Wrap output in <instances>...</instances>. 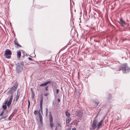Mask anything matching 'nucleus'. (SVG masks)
<instances>
[{"instance_id": "nucleus-23", "label": "nucleus", "mask_w": 130, "mask_h": 130, "mask_svg": "<svg viewBox=\"0 0 130 130\" xmlns=\"http://www.w3.org/2000/svg\"><path fill=\"white\" fill-rule=\"evenodd\" d=\"M34 96H35L34 94V93L31 94V99H33L34 98Z\"/></svg>"}, {"instance_id": "nucleus-14", "label": "nucleus", "mask_w": 130, "mask_h": 130, "mask_svg": "<svg viewBox=\"0 0 130 130\" xmlns=\"http://www.w3.org/2000/svg\"><path fill=\"white\" fill-rule=\"evenodd\" d=\"M66 124H69L71 120V118L70 117H68L66 119Z\"/></svg>"}, {"instance_id": "nucleus-1", "label": "nucleus", "mask_w": 130, "mask_h": 130, "mask_svg": "<svg viewBox=\"0 0 130 130\" xmlns=\"http://www.w3.org/2000/svg\"><path fill=\"white\" fill-rule=\"evenodd\" d=\"M14 83L13 87L11 88L7 92L8 94H11L8 101V100H5V104H7L8 107H9L12 102L13 98L12 94L16 90L18 86V83L17 81L15 82Z\"/></svg>"}, {"instance_id": "nucleus-17", "label": "nucleus", "mask_w": 130, "mask_h": 130, "mask_svg": "<svg viewBox=\"0 0 130 130\" xmlns=\"http://www.w3.org/2000/svg\"><path fill=\"white\" fill-rule=\"evenodd\" d=\"M99 103V102L98 101H93V104L94 106L96 107L98 106Z\"/></svg>"}, {"instance_id": "nucleus-18", "label": "nucleus", "mask_w": 130, "mask_h": 130, "mask_svg": "<svg viewBox=\"0 0 130 130\" xmlns=\"http://www.w3.org/2000/svg\"><path fill=\"white\" fill-rule=\"evenodd\" d=\"M65 115L66 117H70V114L69 112H68V111H66Z\"/></svg>"}, {"instance_id": "nucleus-4", "label": "nucleus", "mask_w": 130, "mask_h": 130, "mask_svg": "<svg viewBox=\"0 0 130 130\" xmlns=\"http://www.w3.org/2000/svg\"><path fill=\"white\" fill-rule=\"evenodd\" d=\"M12 54L11 51L9 49H7L6 50L4 55L6 58L9 59L11 58Z\"/></svg>"}, {"instance_id": "nucleus-2", "label": "nucleus", "mask_w": 130, "mask_h": 130, "mask_svg": "<svg viewBox=\"0 0 130 130\" xmlns=\"http://www.w3.org/2000/svg\"><path fill=\"white\" fill-rule=\"evenodd\" d=\"M119 71L122 70L124 73L129 72L130 71V68L128 66L127 63L120 66L118 68Z\"/></svg>"}, {"instance_id": "nucleus-27", "label": "nucleus", "mask_w": 130, "mask_h": 130, "mask_svg": "<svg viewBox=\"0 0 130 130\" xmlns=\"http://www.w3.org/2000/svg\"><path fill=\"white\" fill-rule=\"evenodd\" d=\"M38 111L37 110H35L34 112V114L35 115H37L38 114Z\"/></svg>"}, {"instance_id": "nucleus-26", "label": "nucleus", "mask_w": 130, "mask_h": 130, "mask_svg": "<svg viewBox=\"0 0 130 130\" xmlns=\"http://www.w3.org/2000/svg\"><path fill=\"white\" fill-rule=\"evenodd\" d=\"M4 114V111H3L0 114V116L1 117Z\"/></svg>"}, {"instance_id": "nucleus-40", "label": "nucleus", "mask_w": 130, "mask_h": 130, "mask_svg": "<svg viewBox=\"0 0 130 130\" xmlns=\"http://www.w3.org/2000/svg\"><path fill=\"white\" fill-rule=\"evenodd\" d=\"M51 52H50V51H49V53H51Z\"/></svg>"}, {"instance_id": "nucleus-10", "label": "nucleus", "mask_w": 130, "mask_h": 130, "mask_svg": "<svg viewBox=\"0 0 130 130\" xmlns=\"http://www.w3.org/2000/svg\"><path fill=\"white\" fill-rule=\"evenodd\" d=\"M20 90H18L17 91V94L16 95V101L17 102L18 101V100L19 99L20 96Z\"/></svg>"}, {"instance_id": "nucleus-12", "label": "nucleus", "mask_w": 130, "mask_h": 130, "mask_svg": "<svg viewBox=\"0 0 130 130\" xmlns=\"http://www.w3.org/2000/svg\"><path fill=\"white\" fill-rule=\"evenodd\" d=\"M51 83V81H49L46 82L45 83H42L40 85V86L41 87H43L46 86L48 84L50 83Z\"/></svg>"}, {"instance_id": "nucleus-11", "label": "nucleus", "mask_w": 130, "mask_h": 130, "mask_svg": "<svg viewBox=\"0 0 130 130\" xmlns=\"http://www.w3.org/2000/svg\"><path fill=\"white\" fill-rule=\"evenodd\" d=\"M103 121V119L101 120L98 124L97 125V128L98 129L100 128L102 126Z\"/></svg>"}, {"instance_id": "nucleus-13", "label": "nucleus", "mask_w": 130, "mask_h": 130, "mask_svg": "<svg viewBox=\"0 0 130 130\" xmlns=\"http://www.w3.org/2000/svg\"><path fill=\"white\" fill-rule=\"evenodd\" d=\"M14 44L17 45V47H21V46L19 44L18 42L17 39H16L14 41Z\"/></svg>"}, {"instance_id": "nucleus-32", "label": "nucleus", "mask_w": 130, "mask_h": 130, "mask_svg": "<svg viewBox=\"0 0 130 130\" xmlns=\"http://www.w3.org/2000/svg\"><path fill=\"white\" fill-rule=\"evenodd\" d=\"M8 117L7 115L5 116H4L2 118L3 119H5Z\"/></svg>"}, {"instance_id": "nucleus-35", "label": "nucleus", "mask_w": 130, "mask_h": 130, "mask_svg": "<svg viewBox=\"0 0 130 130\" xmlns=\"http://www.w3.org/2000/svg\"><path fill=\"white\" fill-rule=\"evenodd\" d=\"M58 102H60V99H58Z\"/></svg>"}, {"instance_id": "nucleus-28", "label": "nucleus", "mask_w": 130, "mask_h": 130, "mask_svg": "<svg viewBox=\"0 0 130 130\" xmlns=\"http://www.w3.org/2000/svg\"><path fill=\"white\" fill-rule=\"evenodd\" d=\"M28 108L30 106V102L29 100H28Z\"/></svg>"}, {"instance_id": "nucleus-22", "label": "nucleus", "mask_w": 130, "mask_h": 130, "mask_svg": "<svg viewBox=\"0 0 130 130\" xmlns=\"http://www.w3.org/2000/svg\"><path fill=\"white\" fill-rule=\"evenodd\" d=\"M108 100H109L111 97V94H108Z\"/></svg>"}, {"instance_id": "nucleus-3", "label": "nucleus", "mask_w": 130, "mask_h": 130, "mask_svg": "<svg viewBox=\"0 0 130 130\" xmlns=\"http://www.w3.org/2000/svg\"><path fill=\"white\" fill-rule=\"evenodd\" d=\"M24 65V62L23 61L20 62L16 64V70L17 73H21L23 70Z\"/></svg>"}, {"instance_id": "nucleus-39", "label": "nucleus", "mask_w": 130, "mask_h": 130, "mask_svg": "<svg viewBox=\"0 0 130 130\" xmlns=\"http://www.w3.org/2000/svg\"><path fill=\"white\" fill-rule=\"evenodd\" d=\"M29 30H32L30 28H29Z\"/></svg>"}, {"instance_id": "nucleus-6", "label": "nucleus", "mask_w": 130, "mask_h": 130, "mask_svg": "<svg viewBox=\"0 0 130 130\" xmlns=\"http://www.w3.org/2000/svg\"><path fill=\"white\" fill-rule=\"evenodd\" d=\"M83 115V112L81 110H77L75 113V115L79 117H81Z\"/></svg>"}, {"instance_id": "nucleus-37", "label": "nucleus", "mask_w": 130, "mask_h": 130, "mask_svg": "<svg viewBox=\"0 0 130 130\" xmlns=\"http://www.w3.org/2000/svg\"><path fill=\"white\" fill-rule=\"evenodd\" d=\"M72 130H76V129L75 128H74Z\"/></svg>"}, {"instance_id": "nucleus-9", "label": "nucleus", "mask_w": 130, "mask_h": 130, "mask_svg": "<svg viewBox=\"0 0 130 130\" xmlns=\"http://www.w3.org/2000/svg\"><path fill=\"white\" fill-rule=\"evenodd\" d=\"M38 114L39 115V120L41 124L42 125L43 124V118L41 115V114L40 111H39Z\"/></svg>"}, {"instance_id": "nucleus-41", "label": "nucleus", "mask_w": 130, "mask_h": 130, "mask_svg": "<svg viewBox=\"0 0 130 130\" xmlns=\"http://www.w3.org/2000/svg\"><path fill=\"white\" fill-rule=\"evenodd\" d=\"M67 130H70V129H67Z\"/></svg>"}, {"instance_id": "nucleus-24", "label": "nucleus", "mask_w": 130, "mask_h": 130, "mask_svg": "<svg viewBox=\"0 0 130 130\" xmlns=\"http://www.w3.org/2000/svg\"><path fill=\"white\" fill-rule=\"evenodd\" d=\"M45 110H46V115H47L48 114V108L47 107L46 108Z\"/></svg>"}, {"instance_id": "nucleus-34", "label": "nucleus", "mask_w": 130, "mask_h": 130, "mask_svg": "<svg viewBox=\"0 0 130 130\" xmlns=\"http://www.w3.org/2000/svg\"><path fill=\"white\" fill-rule=\"evenodd\" d=\"M28 59H29V60H30V61H33L32 59V58H31L28 57Z\"/></svg>"}, {"instance_id": "nucleus-38", "label": "nucleus", "mask_w": 130, "mask_h": 130, "mask_svg": "<svg viewBox=\"0 0 130 130\" xmlns=\"http://www.w3.org/2000/svg\"><path fill=\"white\" fill-rule=\"evenodd\" d=\"M57 127H56L55 130H57Z\"/></svg>"}, {"instance_id": "nucleus-20", "label": "nucleus", "mask_w": 130, "mask_h": 130, "mask_svg": "<svg viewBox=\"0 0 130 130\" xmlns=\"http://www.w3.org/2000/svg\"><path fill=\"white\" fill-rule=\"evenodd\" d=\"M40 111L42 113H43V107L42 105H40Z\"/></svg>"}, {"instance_id": "nucleus-7", "label": "nucleus", "mask_w": 130, "mask_h": 130, "mask_svg": "<svg viewBox=\"0 0 130 130\" xmlns=\"http://www.w3.org/2000/svg\"><path fill=\"white\" fill-rule=\"evenodd\" d=\"M119 23L122 27H127L128 26L127 24L121 19H120Z\"/></svg>"}, {"instance_id": "nucleus-16", "label": "nucleus", "mask_w": 130, "mask_h": 130, "mask_svg": "<svg viewBox=\"0 0 130 130\" xmlns=\"http://www.w3.org/2000/svg\"><path fill=\"white\" fill-rule=\"evenodd\" d=\"M40 99V105H42L43 98L42 95H41Z\"/></svg>"}, {"instance_id": "nucleus-30", "label": "nucleus", "mask_w": 130, "mask_h": 130, "mask_svg": "<svg viewBox=\"0 0 130 130\" xmlns=\"http://www.w3.org/2000/svg\"><path fill=\"white\" fill-rule=\"evenodd\" d=\"M49 94L48 93H46L44 94V96H47L49 95Z\"/></svg>"}, {"instance_id": "nucleus-19", "label": "nucleus", "mask_w": 130, "mask_h": 130, "mask_svg": "<svg viewBox=\"0 0 130 130\" xmlns=\"http://www.w3.org/2000/svg\"><path fill=\"white\" fill-rule=\"evenodd\" d=\"M13 115H11L10 116L8 117V119L9 120H10L11 118L13 117Z\"/></svg>"}, {"instance_id": "nucleus-29", "label": "nucleus", "mask_w": 130, "mask_h": 130, "mask_svg": "<svg viewBox=\"0 0 130 130\" xmlns=\"http://www.w3.org/2000/svg\"><path fill=\"white\" fill-rule=\"evenodd\" d=\"M48 86H47L45 88V90L46 91H47L48 90Z\"/></svg>"}, {"instance_id": "nucleus-36", "label": "nucleus", "mask_w": 130, "mask_h": 130, "mask_svg": "<svg viewBox=\"0 0 130 130\" xmlns=\"http://www.w3.org/2000/svg\"><path fill=\"white\" fill-rule=\"evenodd\" d=\"M94 41H95V42H100L99 41H97V40H94Z\"/></svg>"}, {"instance_id": "nucleus-15", "label": "nucleus", "mask_w": 130, "mask_h": 130, "mask_svg": "<svg viewBox=\"0 0 130 130\" xmlns=\"http://www.w3.org/2000/svg\"><path fill=\"white\" fill-rule=\"evenodd\" d=\"M17 56L18 58L19 59L21 56V52L20 51L17 52Z\"/></svg>"}, {"instance_id": "nucleus-8", "label": "nucleus", "mask_w": 130, "mask_h": 130, "mask_svg": "<svg viewBox=\"0 0 130 130\" xmlns=\"http://www.w3.org/2000/svg\"><path fill=\"white\" fill-rule=\"evenodd\" d=\"M97 121L95 119L94 120L93 122L92 125V128L93 129H95L96 127V124Z\"/></svg>"}, {"instance_id": "nucleus-33", "label": "nucleus", "mask_w": 130, "mask_h": 130, "mask_svg": "<svg viewBox=\"0 0 130 130\" xmlns=\"http://www.w3.org/2000/svg\"><path fill=\"white\" fill-rule=\"evenodd\" d=\"M31 94L34 93V92L33 91L32 88H31Z\"/></svg>"}, {"instance_id": "nucleus-31", "label": "nucleus", "mask_w": 130, "mask_h": 130, "mask_svg": "<svg viewBox=\"0 0 130 130\" xmlns=\"http://www.w3.org/2000/svg\"><path fill=\"white\" fill-rule=\"evenodd\" d=\"M57 125L58 126H60V127H61V126L60 125V124L59 123H57Z\"/></svg>"}, {"instance_id": "nucleus-25", "label": "nucleus", "mask_w": 130, "mask_h": 130, "mask_svg": "<svg viewBox=\"0 0 130 130\" xmlns=\"http://www.w3.org/2000/svg\"><path fill=\"white\" fill-rule=\"evenodd\" d=\"M59 89H56V94H58V93H59Z\"/></svg>"}, {"instance_id": "nucleus-21", "label": "nucleus", "mask_w": 130, "mask_h": 130, "mask_svg": "<svg viewBox=\"0 0 130 130\" xmlns=\"http://www.w3.org/2000/svg\"><path fill=\"white\" fill-rule=\"evenodd\" d=\"M3 108L4 109H6L7 108V106L6 105H4L2 106Z\"/></svg>"}, {"instance_id": "nucleus-5", "label": "nucleus", "mask_w": 130, "mask_h": 130, "mask_svg": "<svg viewBox=\"0 0 130 130\" xmlns=\"http://www.w3.org/2000/svg\"><path fill=\"white\" fill-rule=\"evenodd\" d=\"M49 121L50 124V126L52 129L53 126L54 125V123H53V119L52 116L51 111L49 112Z\"/></svg>"}]
</instances>
